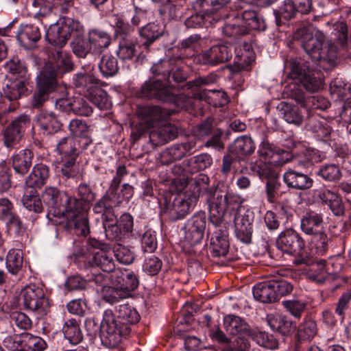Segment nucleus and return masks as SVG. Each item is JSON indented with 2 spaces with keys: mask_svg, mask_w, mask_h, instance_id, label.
<instances>
[{
  "mask_svg": "<svg viewBox=\"0 0 351 351\" xmlns=\"http://www.w3.org/2000/svg\"><path fill=\"white\" fill-rule=\"evenodd\" d=\"M295 38L300 40L302 47L312 61L331 62L337 57L334 47L326 45L324 35L313 26L298 29Z\"/></svg>",
  "mask_w": 351,
  "mask_h": 351,
  "instance_id": "nucleus-1",
  "label": "nucleus"
},
{
  "mask_svg": "<svg viewBox=\"0 0 351 351\" xmlns=\"http://www.w3.org/2000/svg\"><path fill=\"white\" fill-rule=\"evenodd\" d=\"M208 178L199 176L191 180L190 184L191 192L185 195L184 197H176L172 202H167L163 208L171 221H178L184 218L195 206L200 195L208 189Z\"/></svg>",
  "mask_w": 351,
  "mask_h": 351,
  "instance_id": "nucleus-2",
  "label": "nucleus"
},
{
  "mask_svg": "<svg viewBox=\"0 0 351 351\" xmlns=\"http://www.w3.org/2000/svg\"><path fill=\"white\" fill-rule=\"evenodd\" d=\"M302 231L310 237L308 243L319 255H323L328 250L329 239L326 233L324 217L315 210L306 212L301 218Z\"/></svg>",
  "mask_w": 351,
  "mask_h": 351,
  "instance_id": "nucleus-3",
  "label": "nucleus"
},
{
  "mask_svg": "<svg viewBox=\"0 0 351 351\" xmlns=\"http://www.w3.org/2000/svg\"><path fill=\"white\" fill-rule=\"evenodd\" d=\"M207 202L209 207L210 219L215 225L223 220L226 210H235L241 207L243 199L234 193L216 190L213 194L209 193Z\"/></svg>",
  "mask_w": 351,
  "mask_h": 351,
  "instance_id": "nucleus-4",
  "label": "nucleus"
},
{
  "mask_svg": "<svg viewBox=\"0 0 351 351\" xmlns=\"http://www.w3.org/2000/svg\"><path fill=\"white\" fill-rule=\"evenodd\" d=\"M19 304L25 311L34 313L38 318L49 311V302L43 289L37 285L29 284L21 289Z\"/></svg>",
  "mask_w": 351,
  "mask_h": 351,
  "instance_id": "nucleus-5",
  "label": "nucleus"
},
{
  "mask_svg": "<svg viewBox=\"0 0 351 351\" xmlns=\"http://www.w3.org/2000/svg\"><path fill=\"white\" fill-rule=\"evenodd\" d=\"M43 201L49 207L48 219L56 225H60L62 219L72 208V198L55 186H48L42 193Z\"/></svg>",
  "mask_w": 351,
  "mask_h": 351,
  "instance_id": "nucleus-6",
  "label": "nucleus"
},
{
  "mask_svg": "<svg viewBox=\"0 0 351 351\" xmlns=\"http://www.w3.org/2000/svg\"><path fill=\"white\" fill-rule=\"evenodd\" d=\"M291 78L298 81L308 92H317L323 88L322 80L315 75L310 63L302 58H291L288 62Z\"/></svg>",
  "mask_w": 351,
  "mask_h": 351,
  "instance_id": "nucleus-7",
  "label": "nucleus"
},
{
  "mask_svg": "<svg viewBox=\"0 0 351 351\" xmlns=\"http://www.w3.org/2000/svg\"><path fill=\"white\" fill-rule=\"evenodd\" d=\"M101 341L108 348H114L123 337L128 335L130 327L123 324L111 310L105 311L101 325Z\"/></svg>",
  "mask_w": 351,
  "mask_h": 351,
  "instance_id": "nucleus-8",
  "label": "nucleus"
},
{
  "mask_svg": "<svg viewBox=\"0 0 351 351\" xmlns=\"http://www.w3.org/2000/svg\"><path fill=\"white\" fill-rule=\"evenodd\" d=\"M276 246L282 252L298 256L293 260L295 265L308 263V257L303 256L304 241L293 229H287L279 234L276 239Z\"/></svg>",
  "mask_w": 351,
  "mask_h": 351,
  "instance_id": "nucleus-9",
  "label": "nucleus"
},
{
  "mask_svg": "<svg viewBox=\"0 0 351 351\" xmlns=\"http://www.w3.org/2000/svg\"><path fill=\"white\" fill-rule=\"evenodd\" d=\"M75 208H71L58 221L66 228H74L76 234L86 237L89 233L88 221L85 211L88 208L82 206L81 202L74 201Z\"/></svg>",
  "mask_w": 351,
  "mask_h": 351,
  "instance_id": "nucleus-10",
  "label": "nucleus"
},
{
  "mask_svg": "<svg viewBox=\"0 0 351 351\" xmlns=\"http://www.w3.org/2000/svg\"><path fill=\"white\" fill-rule=\"evenodd\" d=\"M233 47L229 43L218 44L199 53L197 60L199 64L217 66L228 61L232 56Z\"/></svg>",
  "mask_w": 351,
  "mask_h": 351,
  "instance_id": "nucleus-11",
  "label": "nucleus"
},
{
  "mask_svg": "<svg viewBox=\"0 0 351 351\" xmlns=\"http://www.w3.org/2000/svg\"><path fill=\"white\" fill-rule=\"evenodd\" d=\"M139 96L148 99H156L162 102L175 103L176 96L160 80L150 79L142 86Z\"/></svg>",
  "mask_w": 351,
  "mask_h": 351,
  "instance_id": "nucleus-12",
  "label": "nucleus"
},
{
  "mask_svg": "<svg viewBox=\"0 0 351 351\" xmlns=\"http://www.w3.org/2000/svg\"><path fill=\"white\" fill-rule=\"evenodd\" d=\"M30 124V119L26 114H21L13 120L5 129L3 135L4 145L13 148L19 143L25 129Z\"/></svg>",
  "mask_w": 351,
  "mask_h": 351,
  "instance_id": "nucleus-13",
  "label": "nucleus"
},
{
  "mask_svg": "<svg viewBox=\"0 0 351 351\" xmlns=\"http://www.w3.org/2000/svg\"><path fill=\"white\" fill-rule=\"evenodd\" d=\"M206 225L204 213H197L186 223L185 228V241L191 245L199 243L204 238Z\"/></svg>",
  "mask_w": 351,
  "mask_h": 351,
  "instance_id": "nucleus-14",
  "label": "nucleus"
},
{
  "mask_svg": "<svg viewBox=\"0 0 351 351\" xmlns=\"http://www.w3.org/2000/svg\"><path fill=\"white\" fill-rule=\"evenodd\" d=\"M136 113L141 122L149 128H154L167 117V113L158 106H139Z\"/></svg>",
  "mask_w": 351,
  "mask_h": 351,
  "instance_id": "nucleus-15",
  "label": "nucleus"
},
{
  "mask_svg": "<svg viewBox=\"0 0 351 351\" xmlns=\"http://www.w3.org/2000/svg\"><path fill=\"white\" fill-rule=\"evenodd\" d=\"M314 197L317 201L329 206L335 215L339 216L344 213V206L341 197L336 193L322 188L314 191Z\"/></svg>",
  "mask_w": 351,
  "mask_h": 351,
  "instance_id": "nucleus-16",
  "label": "nucleus"
},
{
  "mask_svg": "<svg viewBox=\"0 0 351 351\" xmlns=\"http://www.w3.org/2000/svg\"><path fill=\"white\" fill-rule=\"evenodd\" d=\"M210 253L214 257H224L229 250L228 231L226 227L217 229L210 239Z\"/></svg>",
  "mask_w": 351,
  "mask_h": 351,
  "instance_id": "nucleus-17",
  "label": "nucleus"
},
{
  "mask_svg": "<svg viewBox=\"0 0 351 351\" xmlns=\"http://www.w3.org/2000/svg\"><path fill=\"white\" fill-rule=\"evenodd\" d=\"M58 74L51 62H46L36 77V86L53 92L58 86Z\"/></svg>",
  "mask_w": 351,
  "mask_h": 351,
  "instance_id": "nucleus-18",
  "label": "nucleus"
},
{
  "mask_svg": "<svg viewBox=\"0 0 351 351\" xmlns=\"http://www.w3.org/2000/svg\"><path fill=\"white\" fill-rule=\"evenodd\" d=\"M71 34V27L66 23L53 24L48 29L46 39L51 45L62 48L70 38Z\"/></svg>",
  "mask_w": 351,
  "mask_h": 351,
  "instance_id": "nucleus-19",
  "label": "nucleus"
},
{
  "mask_svg": "<svg viewBox=\"0 0 351 351\" xmlns=\"http://www.w3.org/2000/svg\"><path fill=\"white\" fill-rule=\"evenodd\" d=\"M16 38L21 46L25 49H31L41 38L40 28L34 23L22 25L17 32Z\"/></svg>",
  "mask_w": 351,
  "mask_h": 351,
  "instance_id": "nucleus-20",
  "label": "nucleus"
},
{
  "mask_svg": "<svg viewBox=\"0 0 351 351\" xmlns=\"http://www.w3.org/2000/svg\"><path fill=\"white\" fill-rule=\"evenodd\" d=\"M283 180L287 186L296 190H306L312 187L313 180L308 175L293 169H289L284 176Z\"/></svg>",
  "mask_w": 351,
  "mask_h": 351,
  "instance_id": "nucleus-21",
  "label": "nucleus"
},
{
  "mask_svg": "<svg viewBox=\"0 0 351 351\" xmlns=\"http://www.w3.org/2000/svg\"><path fill=\"white\" fill-rule=\"evenodd\" d=\"M267 321L273 330H276L283 335H290L296 328V325L286 315L275 313L269 314Z\"/></svg>",
  "mask_w": 351,
  "mask_h": 351,
  "instance_id": "nucleus-22",
  "label": "nucleus"
},
{
  "mask_svg": "<svg viewBox=\"0 0 351 351\" xmlns=\"http://www.w3.org/2000/svg\"><path fill=\"white\" fill-rule=\"evenodd\" d=\"M223 326L227 332L234 336H250L253 331L243 319L233 315L225 317Z\"/></svg>",
  "mask_w": 351,
  "mask_h": 351,
  "instance_id": "nucleus-23",
  "label": "nucleus"
},
{
  "mask_svg": "<svg viewBox=\"0 0 351 351\" xmlns=\"http://www.w3.org/2000/svg\"><path fill=\"white\" fill-rule=\"evenodd\" d=\"M235 234L243 243L251 242L253 228L252 219L248 215H237L234 218Z\"/></svg>",
  "mask_w": 351,
  "mask_h": 351,
  "instance_id": "nucleus-24",
  "label": "nucleus"
},
{
  "mask_svg": "<svg viewBox=\"0 0 351 351\" xmlns=\"http://www.w3.org/2000/svg\"><path fill=\"white\" fill-rule=\"evenodd\" d=\"M51 60L47 62H51L58 71V74L62 76L64 73L70 72L74 69V64L71 56L60 49L51 51Z\"/></svg>",
  "mask_w": 351,
  "mask_h": 351,
  "instance_id": "nucleus-25",
  "label": "nucleus"
},
{
  "mask_svg": "<svg viewBox=\"0 0 351 351\" xmlns=\"http://www.w3.org/2000/svg\"><path fill=\"white\" fill-rule=\"evenodd\" d=\"M34 153L29 149H25L14 154L12 158V166L16 173L25 175L32 166Z\"/></svg>",
  "mask_w": 351,
  "mask_h": 351,
  "instance_id": "nucleus-26",
  "label": "nucleus"
},
{
  "mask_svg": "<svg viewBox=\"0 0 351 351\" xmlns=\"http://www.w3.org/2000/svg\"><path fill=\"white\" fill-rule=\"evenodd\" d=\"M49 177V167L43 163H38L34 166L30 174L25 180L27 187L40 189Z\"/></svg>",
  "mask_w": 351,
  "mask_h": 351,
  "instance_id": "nucleus-27",
  "label": "nucleus"
},
{
  "mask_svg": "<svg viewBox=\"0 0 351 351\" xmlns=\"http://www.w3.org/2000/svg\"><path fill=\"white\" fill-rule=\"evenodd\" d=\"M254 148V143L250 136H241L234 140L229 150L237 156L238 161H241L246 156L252 154Z\"/></svg>",
  "mask_w": 351,
  "mask_h": 351,
  "instance_id": "nucleus-28",
  "label": "nucleus"
},
{
  "mask_svg": "<svg viewBox=\"0 0 351 351\" xmlns=\"http://www.w3.org/2000/svg\"><path fill=\"white\" fill-rule=\"evenodd\" d=\"M178 133L175 126L165 125L149 133V141L156 146L162 145L177 137Z\"/></svg>",
  "mask_w": 351,
  "mask_h": 351,
  "instance_id": "nucleus-29",
  "label": "nucleus"
},
{
  "mask_svg": "<svg viewBox=\"0 0 351 351\" xmlns=\"http://www.w3.org/2000/svg\"><path fill=\"white\" fill-rule=\"evenodd\" d=\"M78 139L72 136L61 138L56 145V151L61 159L78 157L80 153Z\"/></svg>",
  "mask_w": 351,
  "mask_h": 351,
  "instance_id": "nucleus-30",
  "label": "nucleus"
},
{
  "mask_svg": "<svg viewBox=\"0 0 351 351\" xmlns=\"http://www.w3.org/2000/svg\"><path fill=\"white\" fill-rule=\"evenodd\" d=\"M37 124L43 134L49 135L58 131L61 123L53 112H43L37 117Z\"/></svg>",
  "mask_w": 351,
  "mask_h": 351,
  "instance_id": "nucleus-31",
  "label": "nucleus"
},
{
  "mask_svg": "<svg viewBox=\"0 0 351 351\" xmlns=\"http://www.w3.org/2000/svg\"><path fill=\"white\" fill-rule=\"evenodd\" d=\"M92 263L93 265L107 273L113 271L115 268L112 252L106 248H101L94 253Z\"/></svg>",
  "mask_w": 351,
  "mask_h": 351,
  "instance_id": "nucleus-32",
  "label": "nucleus"
},
{
  "mask_svg": "<svg viewBox=\"0 0 351 351\" xmlns=\"http://www.w3.org/2000/svg\"><path fill=\"white\" fill-rule=\"evenodd\" d=\"M256 300L263 303H271L276 302V292L274 290L272 282H262L256 285L252 290Z\"/></svg>",
  "mask_w": 351,
  "mask_h": 351,
  "instance_id": "nucleus-33",
  "label": "nucleus"
},
{
  "mask_svg": "<svg viewBox=\"0 0 351 351\" xmlns=\"http://www.w3.org/2000/svg\"><path fill=\"white\" fill-rule=\"evenodd\" d=\"M165 31L163 26L155 23H149L141 27L140 35L145 40L143 43V46L148 49L149 47L156 40L162 36Z\"/></svg>",
  "mask_w": 351,
  "mask_h": 351,
  "instance_id": "nucleus-34",
  "label": "nucleus"
},
{
  "mask_svg": "<svg viewBox=\"0 0 351 351\" xmlns=\"http://www.w3.org/2000/svg\"><path fill=\"white\" fill-rule=\"evenodd\" d=\"M88 69V71L84 70L77 73L74 78L75 86L83 88L88 93L99 86V80L91 73L93 68Z\"/></svg>",
  "mask_w": 351,
  "mask_h": 351,
  "instance_id": "nucleus-35",
  "label": "nucleus"
},
{
  "mask_svg": "<svg viewBox=\"0 0 351 351\" xmlns=\"http://www.w3.org/2000/svg\"><path fill=\"white\" fill-rule=\"evenodd\" d=\"M27 84L28 78L11 82L3 88L5 97L10 101L18 100L27 93Z\"/></svg>",
  "mask_w": 351,
  "mask_h": 351,
  "instance_id": "nucleus-36",
  "label": "nucleus"
},
{
  "mask_svg": "<svg viewBox=\"0 0 351 351\" xmlns=\"http://www.w3.org/2000/svg\"><path fill=\"white\" fill-rule=\"evenodd\" d=\"M88 41L92 51L100 53L110 44V38L108 34L99 30H91L88 34Z\"/></svg>",
  "mask_w": 351,
  "mask_h": 351,
  "instance_id": "nucleus-37",
  "label": "nucleus"
},
{
  "mask_svg": "<svg viewBox=\"0 0 351 351\" xmlns=\"http://www.w3.org/2000/svg\"><path fill=\"white\" fill-rule=\"evenodd\" d=\"M62 331L64 337L72 344H78L83 339L80 325L75 319L66 320L64 324Z\"/></svg>",
  "mask_w": 351,
  "mask_h": 351,
  "instance_id": "nucleus-38",
  "label": "nucleus"
},
{
  "mask_svg": "<svg viewBox=\"0 0 351 351\" xmlns=\"http://www.w3.org/2000/svg\"><path fill=\"white\" fill-rule=\"evenodd\" d=\"M318 328L316 322L311 317L306 316L298 328V337L300 340L310 341L317 334Z\"/></svg>",
  "mask_w": 351,
  "mask_h": 351,
  "instance_id": "nucleus-39",
  "label": "nucleus"
},
{
  "mask_svg": "<svg viewBox=\"0 0 351 351\" xmlns=\"http://www.w3.org/2000/svg\"><path fill=\"white\" fill-rule=\"evenodd\" d=\"M5 265L8 271L12 275H17L22 270L23 253L19 249H11L7 256Z\"/></svg>",
  "mask_w": 351,
  "mask_h": 351,
  "instance_id": "nucleus-40",
  "label": "nucleus"
},
{
  "mask_svg": "<svg viewBox=\"0 0 351 351\" xmlns=\"http://www.w3.org/2000/svg\"><path fill=\"white\" fill-rule=\"evenodd\" d=\"M194 8L197 11L195 14L191 15L185 20L184 24L186 27L189 28H199L207 22L211 23L215 18L209 12L205 13L201 7H197L196 1L194 3Z\"/></svg>",
  "mask_w": 351,
  "mask_h": 351,
  "instance_id": "nucleus-41",
  "label": "nucleus"
},
{
  "mask_svg": "<svg viewBox=\"0 0 351 351\" xmlns=\"http://www.w3.org/2000/svg\"><path fill=\"white\" fill-rule=\"evenodd\" d=\"M176 61L181 62V58L177 57L162 60L152 67V73L155 75L161 76L162 79L171 84V71Z\"/></svg>",
  "mask_w": 351,
  "mask_h": 351,
  "instance_id": "nucleus-42",
  "label": "nucleus"
},
{
  "mask_svg": "<svg viewBox=\"0 0 351 351\" xmlns=\"http://www.w3.org/2000/svg\"><path fill=\"white\" fill-rule=\"evenodd\" d=\"M78 157L61 159L62 165L61 173L66 178L82 179L83 172L80 169V164L76 162Z\"/></svg>",
  "mask_w": 351,
  "mask_h": 351,
  "instance_id": "nucleus-43",
  "label": "nucleus"
},
{
  "mask_svg": "<svg viewBox=\"0 0 351 351\" xmlns=\"http://www.w3.org/2000/svg\"><path fill=\"white\" fill-rule=\"evenodd\" d=\"M116 313L115 316L128 327L137 323L140 319L138 312L128 304L119 305Z\"/></svg>",
  "mask_w": 351,
  "mask_h": 351,
  "instance_id": "nucleus-44",
  "label": "nucleus"
},
{
  "mask_svg": "<svg viewBox=\"0 0 351 351\" xmlns=\"http://www.w3.org/2000/svg\"><path fill=\"white\" fill-rule=\"evenodd\" d=\"M242 19L247 29L263 31L266 29L265 20L254 10H247L242 13Z\"/></svg>",
  "mask_w": 351,
  "mask_h": 351,
  "instance_id": "nucleus-45",
  "label": "nucleus"
},
{
  "mask_svg": "<svg viewBox=\"0 0 351 351\" xmlns=\"http://www.w3.org/2000/svg\"><path fill=\"white\" fill-rule=\"evenodd\" d=\"M266 180V195L267 200L273 203L275 202L276 197L282 193L280 191L282 184L279 180V174L276 171Z\"/></svg>",
  "mask_w": 351,
  "mask_h": 351,
  "instance_id": "nucleus-46",
  "label": "nucleus"
},
{
  "mask_svg": "<svg viewBox=\"0 0 351 351\" xmlns=\"http://www.w3.org/2000/svg\"><path fill=\"white\" fill-rule=\"evenodd\" d=\"M99 69L104 77H112L119 71L118 60L111 55H105L101 60Z\"/></svg>",
  "mask_w": 351,
  "mask_h": 351,
  "instance_id": "nucleus-47",
  "label": "nucleus"
},
{
  "mask_svg": "<svg viewBox=\"0 0 351 351\" xmlns=\"http://www.w3.org/2000/svg\"><path fill=\"white\" fill-rule=\"evenodd\" d=\"M100 295L101 298L111 304L119 302L122 299L127 298L126 293L119 287L103 286Z\"/></svg>",
  "mask_w": 351,
  "mask_h": 351,
  "instance_id": "nucleus-48",
  "label": "nucleus"
},
{
  "mask_svg": "<svg viewBox=\"0 0 351 351\" xmlns=\"http://www.w3.org/2000/svg\"><path fill=\"white\" fill-rule=\"evenodd\" d=\"M45 348L46 343L40 337L29 333L23 334L22 351H43Z\"/></svg>",
  "mask_w": 351,
  "mask_h": 351,
  "instance_id": "nucleus-49",
  "label": "nucleus"
},
{
  "mask_svg": "<svg viewBox=\"0 0 351 351\" xmlns=\"http://www.w3.org/2000/svg\"><path fill=\"white\" fill-rule=\"evenodd\" d=\"M250 336L258 345L266 348L274 350L278 346V341L273 335L253 330Z\"/></svg>",
  "mask_w": 351,
  "mask_h": 351,
  "instance_id": "nucleus-50",
  "label": "nucleus"
},
{
  "mask_svg": "<svg viewBox=\"0 0 351 351\" xmlns=\"http://www.w3.org/2000/svg\"><path fill=\"white\" fill-rule=\"evenodd\" d=\"M5 69L9 73L21 78H27V67L18 57L14 56L5 64Z\"/></svg>",
  "mask_w": 351,
  "mask_h": 351,
  "instance_id": "nucleus-51",
  "label": "nucleus"
},
{
  "mask_svg": "<svg viewBox=\"0 0 351 351\" xmlns=\"http://www.w3.org/2000/svg\"><path fill=\"white\" fill-rule=\"evenodd\" d=\"M330 91L341 100L351 99V86L345 84L341 79H335L331 82Z\"/></svg>",
  "mask_w": 351,
  "mask_h": 351,
  "instance_id": "nucleus-52",
  "label": "nucleus"
},
{
  "mask_svg": "<svg viewBox=\"0 0 351 351\" xmlns=\"http://www.w3.org/2000/svg\"><path fill=\"white\" fill-rule=\"evenodd\" d=\"M77 194L80 197L79 199H72L71 206L75 208L74 201L81 202L82 206L88 207V204L95 200L96 195L93 191L90 186L86 183L80 184L78 186Z\"/></svg>",
  "mask_w": 351,
  "mask_h": 351,
  "instance_id": "nucleus-53",
  "label": "nucleus"
},
{
  "mask_svg": "<svg viewBox=\"0 0 351 351\" xmlns=\"http://www.w3.org/2000/svg\"><path fill=\"white\" fill-rule=\"evenodd\" d=\"M219 128L214 126V119L208 117L203 122L198 124L193 130L194 136L199 140H204Z\"/></svg>",
  "mask_w": 351,
  "mask_h": 351,
  "instance_id": "nucleus-54",
  "label": "nucleus"
},
{
  "mask_svg": "<svg viewBox=\"0 0 351 351\" xmlns=\"http://www.w3.org/2000/svg\"><path fill=\"white\" fill-rule=\"evenodd\" d=\"M297 12L298 9L293 1H285L280 9L274 11L277 25H279L280 23V17L289 20L295 16Z\"/></svg>",
  "mask_w": 351,
  "mask_h": 351,
  "instance_id": "nucleus-55",
  "label": "nucleus"
},
{
  "mask_svg": "<svg viewBox=\"0 0 351 351\" xmlns=\"http://www.w3.org/2000/svg\"><path fill=\"white\" fill-rule=\"evenodd\" d=\"M189 162L191 171L196 172L209 167L213 163V158L210 154L204 153L191 158Z\"/></svg>",
  "mask_w": 351,
  "mask_h": 351,
  "instance_id": "nucleus-56",
  "label": "nucleus"
},
{
  "mask_svg": "<svg viewBox=\"0 0 351 351\" xmlns=\"http://www.w3.org/2000/svg\"><path fill=\"white\" fill-rule=\"evenodd\" d=\"M90 101L98 108L104 110L110 106L108 95L105 90L97 86L88 93Z\"/></svg>",
  "mask_w": 351,
  "mask_h": 351,
  "instance_id": "nucleus-57",
  "label": "nucleus"
},
{
  "mask_svg": "<svg viewBox=\"0 0 351 351\" xmlns=\"http://www.w3.org/2000/svg\"><path fill=\"white\" fill-rule=\"evenodd\" d=\"M185 156H186L181 143L171 146L161 154V157L164 160L163 162L167 164L174 160H180Z\"/></svg>",
  "mask_w": 351,
  "mask_h": 351,
  "instance_id": "nucleus-58",
  "label": "nucleus"
},
{
  "mask_svg": "<svg viewBox=\"0 0 351 351\" xmlns=\"http://www.w3.org/2000/svg\"><path fill=\"white\" fill-rule=\"evenodd\" d=\"M231 0H196L197 7H201L203 12H208L214 16L215 12L228 4Z\"/></svg>",
  "mask_w": 351,
  "mask_h": 351,
  "instance_id": "nucleus-59",
  "label": "nucleus"
},
{
  "mask_svg": "<svg viewBox=\"0 0 351 351\" xmlns=\"http://www.w3.org/2000/svg\"><path fill=\"white\" fill-rule=\"evenodd\" d=\"M219 77L215 73H210L205 76H199L188 82L186 86L188 89H197L204 86H209L217 82Z\"/></svg>",
  "mask_w": 351,
  "mask_h": 351,
  "instance_id": "nucleus-60",
  "label": "nucleus"
},
{
  "mask_svg": "<svg viewBox=\"0 0 351 351\" xmlns=\"http://www.w3.org/2000/svg\"><path fill=\"white\" fill-rule=\"evenodd\" d=\"M71 49L75 55L80 58H85L92 51L89 41L81 36H77L71 43Z\"/></svg>",
  "mask_w": 351,
  "mask_h": 351,
  "instance_id": "nucleus-61",
  "label": "nucleus"
},
{
  "mask_svg": "<svg viewBox=\"0 0 351 351\" xmlns=\"http://www.w3.org/2000/svg\"><path fill=\"white\" fill-rule=\"evenodd\" d=\"M114 256L117 261L123 264L129 265L132 263L134 260V254L128 247H125L121 244H117L114 247Z\"/></svg>",
  "mask_w": 351,
  "mask_h": 351,
  "instance_id": "nucleus-62",
  "label": "nucleus"
},
{
  "mask_svg": "<svg viewBox=\"0 0 351 351\" xmlns=\"http://www.w3.org/2000/svg\"><path fill=\"white\" fill-rule=\"evenodd\" d=\"M10 318L20 329L27 330L32 326V321L31 319L21 311H15L10 312Z\"/></svg>",
  "mask_w": 351,
  "mask_h": 351,
  "instance_id": "nucleus-63",
  "label": "nucleus"
},
{
  "mask_svg": "<svg viewBox=\"0 0 351 351\" xmlns=\"http://www.w3.org/2000/svg\"><path fill=\"white\" fill-rule=\"evenodd\" d=\"M318 174L324 180L333 182L338 180L341 177V172L339 167L334 164H328L323 166Z\"/></svg>",
  "mask_w": 351,
  "mask_h": 351,
  "instance_id": "nucleus-64",
  "label": "nucleus"
}]
</instances>
